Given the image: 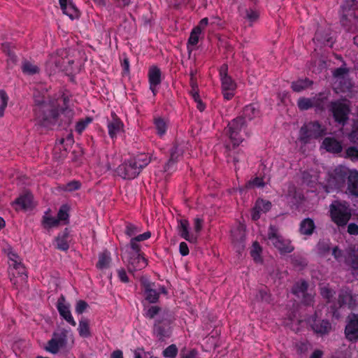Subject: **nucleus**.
<instances>
[{
  "mask_svg": "<svg viewBox=\"0 0 358 358\" xmlns=\"http://www.w3.org/2000/svg\"><path fill=\"white\" fill-rule=\"evenodd\" d=\"M73 106L70 96L64 92L55 101H37L34 108L36 121L44 127L52 128L57 125L66 129L73 120Z\"/></svg>",
  "mask_w": 358,
  "mask_h": 358,
  "instance_id": "1",
  "label": "nucleus"
},
{
  "mask_svg": "<svg viewBox=\"0 0 358 358\" xmlns=\"http://www.w3.org/2000/svg\"><path fill=\"white\" fill-rule=\"evenodd\" d=\"M150 162L151 157L149 154L139 153L119 165L116 170L117 174L123 179H134Z\"/></svg>",
  "mask_w": 358,
  "mask_h": 358,
  "instance_id": "2",
  "label": "nucleus"
},
{
  "mask_svg": "<svg viewBox=\"0 0 358 358\" xmlns=\"http://www.w3.org/2000/svg\"><path fill=\"white\" fill-rule=\"evenodd\" d=\"M175 320L173 313L169 310H164L155 320L152 333L159 341H164L171 336Z\"/></svg>",
  "mask_w": 358,
  "mask_h": 358,
  "instance_id": "3",
  "label": "nucleus"
},
{
  "mask_svg": "<svg viewBox=\"0 0 358 358\" xmlns=\"http://www.w3.org/2000/svg\"><path fill=\"white\" fill-rule=\"evenodd\" d=\"M246 128V120H242L241 117H237L228 123L227 127L224 129V134L228 137L231 145L230 144L225 145L227 151H231L243 142V137L241 132Z\"/></svg>",
  "mask_w": 358,
  "mask_h": 358,
  "instance_id": "4",
  "label": "nucleus"
},
{
  "mask_svg": "<svg viewBox=\"0 0 358 358\" xmlns=\"http://www.w3.org/2000/svg\"><path fill=\"white\" fill-rule=\"evenodd\" d=\"M352 171L341 165L329 171L327 178V192H331L334 190H341L345 186L346 181L348 180Z\"/></svg>",
  "mask_w": 358,
  "mask_h": 358,
  "instance_id": "5",
  "label": "nucleus"
},
{
  "mask_svg": "<svg viewBox=\"0 0 358 358\" xmlns=\"http://www.w3.org/2000/svg\"><path fill=\"white\" fill-rule=\"evenodd\" d=\"M330 217L338 227L345 226L352 217V210L348 202L334 201L329 206Z\"/></svg>",
  "mask_w": 358,
  "mask_h": 358,
  "instance_id": "6",
  "label": "nucleus"
},
{
  "mask_svg": "<svg viewBox=\"0 0 358 358\" xmlns=\"http://www.w3.org/2000/svg\"><path fill=\"white\" fill-rule=\"evenodd\" d=\"M326 127L318 121H310L304 124L299 130V140L303 144L311 139H317L326 134Z\"/></svg>",
  "mask_w": 358,
  "mask_h": 358,
  "instance_id": "7",
  "label": "nucleus"
},
{
  "mask_svg": "<svg viewBox=\"0 0 358 358\" xmlns=\"http://www.w3.org/2000/svg\"><path fill=\"white\" fill-rule=\"evenodd\" d=\"M70 329L62 328L53 332L50 340L47 343L45 350L52 354H57L61 348H64L68 342Z\"/></svg>",
  "mask_w": 358,
  "mask_h": 358,
  "instance_id": "8",
  "label": "nucleus"
},
{
  "mask_svg": "<svg viewBox=\"0 0 358 358\" xmlns=\"http://www.w3.org/2000/svg\"><path fill=\"white\" fill-rule=\"evenodd\" d=\"M268 238L281 254L290 253L294 250L291 241L280 236L277 228L273 225H270L268 228Z\"/></svg>",
  "mask_w": 358,
  "mask_h": 358,
  "instance_id": "9",
  "label": "nucleus"
},
{
  "mask_svg": "<svg viewBox=\"0 0 358 358\" xmlns=\"http://www.w3.org/2000/svg\"><path fill=\"white\" fill-rule=\"evenodd\" d=\"M330 110L336 123L342 126L346 124L350 112V107L346 103L338 101H331Z\"/></svg>",
  "mask_w": 358,
  "mask_h": 358,
  "instance_id": "10",
  "label": "nucleus"
},
{
  "mask_svg": "<svg viewBox=\"0 0 358 358\" xmlns=\"http://www.w3.org/2000/svg\"><path fill=\"white\" fill-rule=\"evenodd\" d=\"M123 260L127 263V268L129 273L134 275L135 272L141 271L148 265V261L143 255H132L122 256Z\"/></svg>",
  "mask_w": 358,
  "mask_h": 358,
  "instance_id": "11",
  "label": "nucleus"
},
{
  "mask_svg": "<svg viewBox=\"0 0 358 358\" xmlns=\"http://www.w3.org/2000/svg\"><path fill=\"white\" fill-rule=\"evenodd\" d=\"M8 275L11 283L16 289L20 285L26 282L28 278L27 269L22 262L9 267Z\"/></svg>",
  "mask_w": 358,
  "mask_h": 358,
  "instance_id": "12",
  "label": "nucleus"
},
{
  "mask_svg": "<svg viewBox=\"0 0 358 358\" xmlns=\"http://www.w3.org/2000/svg\"><path fill=\"white\" fill-rule=\"evenodd\" d=\"M56 308L59 312L60 317L64 319L67 323L71 324L73 327L76 326V322L75 321L73 317L72 316L71 312V306L69 302L66 301V297L61 294L58 298Z\"/></svg>",
  "mask_w": 358,
  "mask_h": 358,
  "instance_id": "13",
  "label": "nucleus"
},
{
  "mask_svg": "<svg viewBox=\"0 0 358 358\" xmlns=\"http://www.w3.org/2000/svg\"><path fill=\"white\" fill-rule=\"evenodd\" d=\"M344 333L349 341H358V314L352 313L348 316Z\"/></svg>",
  "mask_w": 358,
  "mask_h": 358,
  "instance_id": "14",
  "label": "nucleus"
},
{
  "mask_svg": "<svg viewBox=\"0 0 358 358\" xmlns=\"http://www.w3.org/2000/svg\"><path fill=\"white\" fill-rule=\"evenodd\" d=\"M108 133L110 138L114 141L117 134L124 129V123L115 112H111L110 119L107 122Z\"/></svg>",
  "mask_w": 358,
  "mask_h": 358,
  "instance_id": "15",
  "label": "nucleus"
},
{
  "mask_svg": "<svg viewBox=\"0 0 358 358\" xmlns=\"http://www.w3.org/2000/svg\"><path fill=\"white\" fill-rule=\"evenodd\" d=\"M148 76L150 90L152 92L153 96H156L158 92L157 86L162 83V71L156 66H151L149 69Z\"/></svg>",
  "mask_w": 358,
  "mask_h": 358,
  "instance_id": "16",
  "label": "nucleus"
},
{
  "mask_svg": "<svg viewBox=\"0 0 358 358\" xmlns=\"http://www.w3.org/2000/svg\"><path fill=\"white\" fill-rule=\"evenodd\" d=\"M219 75L222 90H235L236 89V82L228 75V65L227 64H223L220 67Z\"/></svg>",
  "mask_w": 358,
  "mask_h": 358,
  "instance_id": "17",
  "label": "nucleus"
},
{
  "mask_svg": "<svg viewBox=\"0 0 358 358\" xmlns=\"http://www.w3.org/2000/svg\"><path fill=\"white\" fill-rule=\"evenodd\" d=\"M271 203L269 201L257 199L252 209L251 217L254 221L260 218L262 213H266L271 208Z\"/></svg>",
  "mask_w": 358,
  "mask_h": 358,
  "instance_id": "18",
  "label": "nucleus"
},
{
  "mask_svg": "<svg viewBox=\"0 0 358 358\" xmlns=\"http://www.w3.org/2000/svg\"><path fill=\"white\" fill-rule=\"evenodd\" d=\"M260 116L259 106L257 103H252L245 106L242 110L241 115L238 117H241L242 120H245L248 124V122L252 121Z\"/></svg>",
  "mask_w": 358,
  "mask_h": 358,
  "instance_id": "19",
  "label": "nucleus"
},
{
  "mask_svg": "<svg viewBox=\"0 0 358 358\" xmlns=\"http://www.w3.org/2000/svg\"><path fill=\"white\" fill-rule=\"evenodd\" d=\"M60 8L64 14L71 20L78 19L80 13L72 0H59Z\"/></svg>",
  "mask_w": 358,
  "mask_h": 358,
  "instance_id": "20",
  "label": "nucleus"
},
{
  "mask_svg": "<svg viewBox=\"0 0 358 358\" xmlns=\"http://www.w3.org/2000/svg\"><path fill=\"white\" fill-rule=\"evenodd\" d=\"M71 240L70 231L68 228H65L55 237V248L61 251H67Z\"/></svg>",
  "mask_w": 358,
  "mask_h": 358,
  "instance_id": "21",
  "label": "nucleus"
},
{
  "mask_svg": "<svg viewBox=\"0 0 358 358\" xmlns=\"http://www.w3.org/2000/svg\"><path fill=\"white\" fill-rule=\"evenodd\" d=\"M308 285L306 281L303 280L297 282L292 288V293L298 296H302L303 297V302L310 306L312 302V296L307 294Z\"/></svg>",
  "mask_w": 358,
  "mask_h": 358,
  "instance_id": "22",
  "label": "nucleus"
},
{
  "mask_svg": "<svg viewBox=\"0 0 358 358\" xmlns=\"http://www.w3.org/2000/svg\"><path fill=\"white\" fill-rule=\"evenodd\" d=\"M152 123L156 130V134L160 138L166 135L169 127V120L168 118L155 115L153 117Z\"/></svg>",
  "mask_w": 358,
  "mask_h": 358,
  "instance_id": "23",
  "label": "nucleus"
},
{
  "mask_svg": "<svg viewBox=\"0 0 358 358\" xmlns=\"http://www.w3.org/2000/svg\"><path fill=\"white\" fill-rule=\"evenodd\" d=\"M314 41L318 42L322 45L332 47L334 43L333 37L331 36L329 30H323L321 28L317 29L313 38Z\"/></svg>",
  "mask_w": 358,
  "mask_h": 358,
  "instance_id": "24",
  "label": "nucleus"
},
{
  "mask_svg": "<svg viewBox=\"0 0 358 358\" xmlns=\"http://www.w3.org/2000/svg\"><path fill=\"white\" fill-rule=\"evenodd\" d=\"M155 284L146 282L143 283L145 300L149 303H156L159 299V292L154 288Z\"/></svg>",
  "mask_w": 358,
  "mask_h": 358,
  "instance_id": "25",
  "label": "nucleus"
},
{
  "mask_svg": "<svg viewBox=\"0 0 358 358\" xmlns=\"http://www.w3.org/2000/svg\"><path fill=\"white\" fill-rule=\"evenodd\" d=\"M182 155V150L177 144H174L170 150V157L167 163L164 165V169L166 172L173 170L175 164L178 161L180 157Z\"/></svg>",
  "mask_w": 358,
  "mask_h": 358,
  "instance_id": "26",
  "label": "nucleus"
},
{
  "mask_svg": "<svg viewBox=\"0 0 358 358\" xmlns=\"http://www.w3.org/2000/svg\"><path fill=\"white\" fill-rule=\"evenodd\" d=\"M322 147L325 149L327 152L333 154H338L343 150L341 143L334 137L324 138L322 141Z\"/></svg>",
  "mask_w": 358,
  "mask_h": 358,
  "instance_id": "27",
  "label": "nucleus"
},
{
  "mask_svg": "<svg viewBox=\"0 0 358 358\" xmlns=\"http://www.w3.org/2000/svg\"><path fill=\"white\" fill-rule=\"evenodd\" d=\"M189 224L187 220H180L178 226V233L182 238L190 243H194L196 240V238L189 235Z\"/></svg>",
  "mask_w": 358,
  "mask_h": 358,
  "instance_id": "28",
  "label": "nucleus"
},
{
  "mask_svg": "<svg viewBox=\"0 0 358 358\" xmlns=\"http://www.w3.org/2000/svg\"><path fill=\"white\" fill-rule=\"evenodd\" d=\"M348 192L352 196H358V171L352 170L348 180Z\"/></svg>",
  "mask_w": 358,
  "mask_h": 358,
  "instance_id": "29",
  "label": "nucleus"
},
{
  "mask_svg": "<svg viewBox=\"0 0 358 358\" xmlns=\"http://www.w3.org/2000/svg\"><path fill=\"white\" fill-rule=\"evenodd\" d=\"M316 227L313 220L307 217L301 220L299 224V232L302 235L311 236Z\"/></svg>",
  "mask_w": 358,
  "mask_h": 358,
  "instance_id": "30",
  "label": "nucleus"
},
{
  "mask_svg": "<svg viewBox=\"0 0 358 358\" xmlns=\"http://www.w3.org/2000/svg\"><path fill=\"white\" fill-rule=\"evenodd\" d=\"M329 96L325 92H320L312 98L313 107L317 110L322 111L325 109Z\"/></svg>",
  "mask_w": 358,
  "mask_h": 358,
  "instance_id": "31",
  "label": "nucleus"
},
{
  "mask_svg": "<svg viewBox=\"0 0 358 358\" xmlns=\"http://www.w3.org/2000/svg\"><path fill=\"white\" fill-rule=\"evenodd\" d=\"M123 255H127L128 253L132 255H143L144 254L141 251V246L138 241L134 240V238H131L129 244H127L122 249Z\"/></svg>",
  "mask_w": 358,
  "mask_h": 358,
  "instance_id": "32",
  "label": "nucleus"
},
{
  "mask_svg": "<svg viewBox=\"0 0 358 358\" xmlns=\"http://www.w3.org/2000/svg\"><path fill=\"white\" fill-rule=\"evenodd\" d=\"M162 313L161 307L159 306H146L143 303V315L149 320L155 319L156 316Z\"/></svg>",
  "mask_w": 358,
  "mask_h": 358,
  "instance_id": "33",
  "label": "nucleus"
},
{
  "mask_svg": "<svg viewBox=\"0 0 358 358\" xmlns=\"http://www.w3.org/2000/svg\"><path fill=\"white\" fill-rule=\"evenodd\" d=\"M31 194L29 193H26L22 195H20L19 197H17L13 203L12 206H14L15 205L18 206L20 207V208L27 210L28 208L30 207L31 203Z\"/></svg>",
  "mask_w": 358,
  "mask_h": 358,
  "instance_id": "34",
  "label": "nucleus"
},
{
  "mask_svg": "<svg viewBox=\"0 0 358 358\" xmlns=\"http://www.w3.org/2000/svg\"><path fill=\"white\" fill-rule=\"evenodd\" d=\"M313 83L308 78L299 79L292 83L291 88L294 92H300L311 86Z\"/></svg>",
  "mask_w": 358,
  "mask_h": 358,
  "instance_id": "35",
  "label": "nucleus"
},
{
  "mask_svg": "<svg viewBox=\"0 0 358 358\" xmlns=\"http://www.w3.org/2000/svg\"><path fill=\"white\" fill-rule=\"evenodd\" d=\"M312 328L315 333L324 335L329 332L331 329V326L328 320H324L318 323H314Z\"/></svg>",
  "mask_w": 358,
  "mask_h": 358,
  "instance_id": "36",
  "label": "nucleus"
},
{
  "mask_svg": "<svg viewBox=\"0 0 358 358\" xmlns=\"http://www.w3.org/2000/svg\"><path fill=\"white\" fill-rule=\"evenodd\" d=\"M110 261V253L108 250H105L99 255V260L96 263V267L99 269L106 268L109 266Z\"/></svg>",
  "mask_w": 358,
  "mask_h": 358,
  "instance_id": "37",
  "label": "nucleus"
},
{
  "mask_svg": "<svg viewBox=\"0 0 358 358\" xmlns=\"http://www.w3.org/2000/svg\"><path fill=\"white\" fill-rule=\"evenodd\" d=\"M78 331L82 338H88L91 336L90 324L87 319H81L79 321Z\"/></svg>",
  "mask_w": 358,
  "mask_h": 358,
  "instance_id": "38",
  "label": "nucleus"
},
{
  "mask_svg": "<svg viewBox=\"0 0 358 358\" xmlns=\"http://www.w3.org/2000/svg\"><path fill=\"white\" fill-rule=\"evenodd\" d=\"M56 66L62 71L66 73H71L73 71L72 65L74 64V61L69 59H59L58 61L55 62Z\"/></svg>",
  "mask_w": 358,
  "mask_h": 358,
  "instance_id": "39",
  "label": "nucleus"
},
{
  "mask_svg": "<svg viewBox=\"0 0 358 358\" xmlns=\"http://www.w3.org/2000/svg\"><path fill=\"white\" fill-rule=\"evenodd\" d=\"M2 50L7 55L8 59L7 62L8 65L15 64L17 61V57L15 52L10 50V45L8 43H3L2 44Z\"/></svg>",
  "mask_w": 358,
  "mask_h": 358,
  "instance_id": "40",
  "label": "nucleus"
},
{
  "mask_svg": "<svg viewBox=\"0 0 358 358\" xmlns=\"http://www.w3.org/2000/svg\"><path fill=\"white\" fill-rule=\"evenodd\" d=\"M245 16L244 17L249 21L250 25L252 26L253 23L256 22L259 17V12L252 8L245 9Z\"/></svg>",
  "mask_w": 358,
  "mask_h": 358,
  "instance_id": "41",
  "label": "nucleus"
},
{
  "mask_svg": "<svg viewBox=\"0 0 358 358\" xmlns=\"http://www.w3.org/2000/svg\"><path fill=\"white\" fill-rule=\"evenodd\" d=\"M297 106L301 110H306L311 108H314L312 98H299L297 101Z\"/></svg>",
  "mask_w": 358,
  "mask_h": 358,
  "instance_id": "42",
  "label": "nucleus"
},
{
  "mask_svg": "<svg viewBox=\"0 0 358 358\" xmlns=\"http://www.w3.org/2000/svg\"><path fill=\"white\" fill-rule=\"evenodd\" d=\"M59 222L57 217H54L52 216H48L47 215H45L43 216L42 218V224L44 227V228H52L55 227L59 225Z\"/></svg>",
  "mask_w": 358,
  "mask_h": 358,
  "instance_id": "43",
  "label": "nucleus"
},
{
  "mask_svg": "<svg viewBox=\"0 0 358 358\" xmlns=\"http://www.w3.org/2000/svg\"><path fill=\"white\" fill-rule=\"evenodd\" d=\"M201 29L199 27H194L190 33V36L188 38V45H196L199 40V36L201 34Z\"/></svg>",
  "mask_w": 358,
  "mask_h": 358,
  "instance_id": "44",
  "label": "nucleus"
},
{
  "mask_svg": "<svg viewBox=\"0 0 358 358\" xmlns=\"http://www.w3.org/2000/svg\"><path fill=\"white\" fill-rule=\"evenodd\" d=\"M69 207L66 205H62L57 215V219L58 220L59 223L60 222H65L66 223L69 222Z\"/></svg>",
  "mask_w": 358,
  "mask_h": 358,
  "instance_id": "45",
  "label": "nucleus"
},
{
  "mask_svg": "<svg viewBox=\"0 0 358 358\" xmlns=\"http://www.w3.org/2000/svg\"><path fill=\"white\" fill-rule=\"evenodd\" d=\"M92 121V118L90 117H87L85 119L80 120L76 124V131L78 134H81Z\"/></svg>",
  "mask_w": 358,
  "mask_h": 358,
  "instance_id": "46",
  "label": "nucleus"
},
{
  "mask_svg": "<svg viewBox=\"0 0 358 358\" xmlns=\"http://www.w3.org/2000/svg\"><path fill=\"white\" fill-rule=\"evenodd\" d=\"M178 352V349L175 344H171L166 348L162 354L166 358H176Z\"/></svg>",
  "mask_w": 358,
  "mask_h": 358,
  "instance_id": "47",
  "label": "nucleus"
},
{
  "mask_svg": "<svg viewBox=\"0 0 358 358\" xmlns=\"http://www.w3.org/2000/svg\"><path fill=\"white\" fill-rule=\"evenodd\" d=\"M141 231V229L131 223H127L125 227L124 233L129 237H135L138 232Z\"/></svg>",
  "mask_w": 358,
  "mask_h": 358,
  "instance_id": "48",
  "label": "nucleus"
},
{
  "mask_svg": "<svg viewBox=\"0 0 358 358\" xmlns=\"http://www.w3.org/2000/svg\"><path fill=\"white\" fill-rule=\"evenodd\" d=\"M262 248L259 244L255 241L252 244V248L250 251V255L256 262L261 261Z\"/></svg>",
  "mask_w": 358,
  "mask_h": 358,
  "instance_id": "49",
  "label": "nucleus"
},
{
  "mask_svg": "<svg viewBox=\"0 0 358 358\" xmlns=\"http://www.w3.org/2000/svg\"><path fill=\"white\" fill-rule=\"evenodd\" d=\"M0 99H1V104H0V117H3L4 115V111L8 105V96L7 93L3 90H0Z\"/></svg>",
  "mask_w": 358,
  "mask_h": 358,
  "instance_id": "50",
  "label": "nucleus"
},
{
  "mask_svg": "<svg viewBox=\"0 0 358 358\" xmlns=\"http://www.w3.org/2000/svg\"><path fill=\"white\" fill-rule=\"evenodd\" d=\"M39 69L36 66L29 62H25L22 65V71L29 75H34L38 72Z\"/></svg>",
  "mask_w": 358,
  "mask_h": 358,
  "instance_id": "51",
  "label": "nucleus"
},
{
  "mask_svg": "<svg viewBox=\"0 0 358 358\" xmlns=\"http://www.w3.org/2000/svg\"><path fill=\"white\" fill-rule=\"evenodd\" d=\"M265 183L262 178L255 177L251 180H250L247 184L246 187L248 188H253V187H263Z\"/></svg>",
  "mask_w": 358,
  "mask_h": 358,
  "instance_id": "52",
  "label": "nucleus"
},
{
  "mask_svg": "<svg viewBox=\"0 0 358 358\" xmlns=\"http://www.w3.org/2000/svg\"><path fill=\"white\" fill-rule=\"evenodd\" d=\"M198 352L196 349L188 350L183 348L180 352V358H196Z\"/></svg>",
  "mask_w": 358,
  "mask_h": 358,
  "instance_id": "53",
  "label": "nucleus"
},
{
  "mask_svg": "<svg viewBox=\"0 0 358 358\" xmlns=\"http://www.w3.org/2000/svg\"><path fill=\"white\" fill-rule=\"evenodd\" d=\"M8 258L9 267H12L15 265H17V264H20L22 262L21 257L17 253L13 251H10L8 253Z\"/></svg>",
  "mask_w": 358,
  "mask_h": 358,
  "instance_id": "54",
  "label": "nucleus"
},
{
  "mask_svg": "<svg viewBox=\"0 0 358 358\" xmlns=\"http://www.w3.org/2000/svg\"><path fill=\"white\" fill-rule=\"evenodd\" d=\"M349 72V70L345 67V64L343 66L336 68L333 71V76L336 78H343Z\"/></svg>",
  "mask_w": 358,
  "mask_h": 358,
  "instance_id": "55",
  "label": "nucleus"
},
{
  "mask_svg": "<svg viewBox=\"0 0 358 358\" xmlns=\"http://www.w3.org/2000/svg\"><path fill=\"white\" fill-rule=\"evenodd\" d=\"M257 297L262 301H265L266 303H270L271 301V294L266 288L260 289L258 292Z\"/></svg>",
  "mask_w": 358,
  "mask_h": 358,
  "instance_id": "56",
  "label": "nucleus"
},
{
  "mask_svg": "<svg viewBox=\"0 0 358 358\" xmlns=\"http://www.w3.org/2000/svg\"><path fill=\"white\" fill-rule=\"evenodd\" d=\"M88 303L83 300H79L76 302L75 310L78 315L83 314L88 308Z\"/></svg>",
  "mask_w": 358,
  "mask_h": 358,
  "instance_id": "57",
  "label": "nucleus"
},
{
  "mask_svg": "<svg viewBox=\"0 0 358 358\" xmlns=\"http://www.w3.org/2000/svg\"><path fill=\"white\" fill-rule=\"evenodd\" d=\"M81 183L78 180H72L66 185L65 190L68 192H73L80 188Z\"/></svg>",
  "mask_w": 358,
  "mask_h": 358,
  "instance_id": "58",
  "label": "nucleus"
},
{
  "mask_svg": "<svg viewBox=\"0 0 358 358\" xmlns=\"http://www.w3.org/2000/svg\"><path fill=\"white\" fill-rule=\"evenodd\" d=\"M117 274L119 280L124 283H128L129 278L124 268H121L117 270Z\"/></svg>",
  "mask_w": 358,
  "mask_h": 358,
  "instance_id": "59",
  "label": "nucleus"
},
{
  "mask_svg": "<svg viewBox=\"0 0 358 358\" xmlns=\"http://www.w3.org/2000/svg\"><path fill=\"white\" fill-rule=\"evenodd\" d=\"M351 299V296L347 294L341 293L338 295V303L339 307H342L347 304L350 300Z\"/></svg>",
  "mask_w": 358,
  "mask_h": 358,
  "instance_id": "60",
  "label": "nucleus"
},
{
  "mask_svg": "<svg viewBox=\"0 0 358 358\" xmlns=\"http://www.w3.org/2000/svg\"><path fill=\"white\" fill-rule=\"evenodd\" d=\"M334 292L327 287H323L321 289V294L323 298L327 299V301L329 302L331 299L334 296Z\"/></svg>",
  "mask_w": 358,
  "mask_h": 358,
  "instance_id": "61",
  "label": "nucleus"
},
{
  "mask_svg": "<svg viewBox=\"0 0 358 358\" xmlns=\"http://www.w3.org/2000/svg\"><path fill=\"white\" fill-rule=\"evenodd\" d=\"M348 157L353 159H358V149L356 147L351 146L346 150Z\"/></svg>",
  "mask_w": 358,
  "mask_h": 358,
  "instance_id": "62",
  "label": "nucleus"
},
{
  "mask_svg": "<svg viewBox=\"0 0 358 358\" xmlns=\"http://www.w3.org/2000/svg\"><path fill=\"white\" fill-rule=\"evenodd\" d=\"M349 138L352 143L358 145V127H356L355 125L354 126L352 131L350 134Z\"/></svg>",
  "mask_w": 358,
  "mask_h": 358,
  "instance_id": "63",
  "label": "nucleus"
},
{
  "mask_svg": "<svg viewBox=\"0 0 358 358\" xmlns=\"http://www.w3.org/2000/svg\"><path fill=\"white\" fill-rule=\"evenodd\" d=\"M349 264L355 270H358V255H354L350 257Z\"/></svg>",
  "mask_w": 358,
  "mask_h": 358,
  "instance_id": "64",
  "label": "nucleus"
}]
</instances>
